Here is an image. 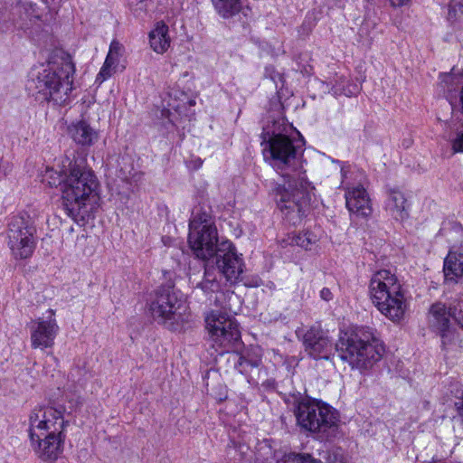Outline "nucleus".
<instances>
[{"label": "nucleus", "instance_id": "nucleus-1", "mask_svg": "<svg viewBox=\"0 0 463 463\" xmlns=\"http://www.w3.org/2000/svg\"><path fill=\"white\" fill-rule=\"evenodd\" d=\"M295 128L281 118L268 125L261 133L265 161L284 178L275 183L272 193L280 212L292 223L300 221L311 202L314 187L307 181L303 158L305 142L291 136Z\"/></svg>", "mask_w": 463, "mask_h": 463}, {"label": "nucleus", "instance_id": "nucleus-2", "mask_svg": "<svg viewBox=\"0 0 463 463\" xmlns=\"http://www.w3.org/2000/svg\"><path fill=\"white\" fill-rule=\"evenodd\" d=\"M206 227L189 230L188 243L197 258L208 261L215 258L217 269L207 262L203 279L197 285L205 294H209L221 289L222 276L231 284L239 282L241 279L244 264L241 255L237 253L230 241L219 242L216 226Z\"/></svg>", "mask_w": 463, "mask_h": 463}, {"label": "nucleus", "instance_id": "nucleus-3", "mask_svg": "<svg viewBox=\"0 0 463 463\" xmlns=\"http://www.w3.org/2000/svg\"><path fill=\"white\" fill-rule=\"evenodd\" d=\"M66 161L68 173L61 188L62 205L68 216L83 221L97 208L99 182L83 158Z\"/></svg>", "mask_w": 463, "mask_h": 463}, {"label": "nucleus", "instance_id": "nucleus-4", "mask_svg": "<svg viewBox=\"0 0 463 463\" xmlns=\"http://www.w3.org/2000/svg\"><path fill=\"white\" fill-rule=\"evenodd\" d=\"M75 67L71 56L62 50H55L47 64L32 71L26 88L40 101H53L62 105L72 90Z\"/></svg>", "mask_w": 463, "mask_h": 463}, {"label": "nucleus", "instance_id": "nucleus-5", "mask_svg": "<svg viewBox=\"0 0 463 463\" xmlns=\"http://www.w3.org/2000/svg\"><path fill=\"white\" fill-rule=\"evenodd\" d=\"M62 406L35 407L29 416V436L43 460L56 459L62 451L61 434L65 423Z\"/></svg>", "mask_w": 463, "mask_h": 463}, {"label": "nucleus", "instance_id": "nucleus-6", "mask_svg": "<svg viewBox=\"0 0 463 463\" xmlns=\"http://www.w3.org/2000/svg\"><path fill=\"white\" fill-rule=\"evenodd\" d=\"M335 349L343 362L359 371L372 368L384 350L380 340L364 328L341 330Z\"/></svg>", "mask_w": 463, "mask_h": 463}, {"label": "nucleus", "instance_id": "nucleus-7", "mask_svg": "<svg viewBox=\"0 0 463 463\" xmlns=\"http://www.w3.org/2000/svg\"><path fill=\"white\" fill-rule=\"evenodd\" d=\"M370 296L377 309L393 322H400L405 314L404 292L397 278L390 270L375 272L370 281Z\"/></svg>", "mask_w": 463, "mask_h": 463}, {"label": "nucleus", "instance_id": "nucleus-8", "mask_svg": "<svg viewBox=\"0 0 463 463\" xmlns=\"http://www.w3.org/2000/svg\"><path fill=\"white\" fill-rule=\"evenodd\" d=\"M149 310L155 321L172 331L189 321L186 305L169 284L162 285L156 290Z\"/></svg>", "mask_w": 463, "mask_h": 463}, {"label": "nucleus", "instance_id": "nucleus-9", "mask_svg": "<svg viewBox=\"0 0 463 463\" xmlns=\"http://www.w3.org/2000/svg\"><path fill=\"white\" fill-rule=\"evenodd\" d=\"M295 415L298 424L310 432L326 433L334 430L338 422L337 411L316 399H302L297 405Z\"/></svg>", "mask_w": 463, "mask_h": 463}, {"label": "nucleus", "instance_id": "nucleus-10", "mask_svg": "<svg viewBox=\"0 0 463 463\" xmlns=\"http://www.w3.org/2000/svg\"><path fill=\"white\" fill-rule=\"evenodd\" d=\"M205 323L213 347L220 354L234 351L241 345V331L235 318L212 311L205 317Z\"/></svg>", "mask_w": 463, "mask_h": 463}, {"label": "nucleus", "instance_id": "nucleus-11", "mask_svg": "<svg viewBox=\"0 0 463 463\" xmlns=\"http://www.w3.org/2000/svg\"><path fill=\"white\" fill-rule=\"evenodd\" d=\"M36 228L28 216H14L8 224V247L15 260L32 257L36 248Z\"/></svg>", "mask_w": 463, "mask_h": 463}, {"label": "nucleus", "instance_id": "nucleus-12", "mask_svg": "<svg viewBox=\"0 0 463 463\" xmlns=\"http://www.w3.org/2000/svg\"><path fill=\"white\" fill-rule=\"evenodd\" d=\"M450 317L463 329V294L453 300L449 309L442 303L430 307V326L439 334L443 341L451 335Z\"/></svg>", "mask_w": 463, "mask_h": 463}, {"label": "nucleus", "instance_id": "nucleus-13", "mask_svg": "<svg viewBox=\"0 0 463 463\" xmlns=\"http://www.w3.org/2000/svg\"><path fill=\"white\" fill-rule=\"evenodd\" d=\"M60 327L53 309L46 310L37 318L31 327V345L33 348L47 349L54 345Z\"/></svg>", "mask_w": 463, "mask_h": 463}, {"label": "nucleus", "instance_id": "nucleus-14", "mask_svg": "<svg viewBox=\"0 0 463 463\" xmlns=\"http://www.w3.org/2000/svg\"><path fill=\"white\" fill-rule=\"evenodd\" d=\"M452 232L460 239L459 246L453 244L444 260L443 272L446 281L457 283L463 277V226L452 224Z\"/></svg>", "mask_w": 463, "mask_h": 463}, {"label": "nucleus", "instance_id": "nucleus-15", "mask_svg": "<svg viewBox=\"0 0 463 463\" xmlns=\"http://www.w3.org/2000/svg\"><path fill=\"white\" fill-rule=\"evenodd\" d=\"M304 345L306 351L314 359H328L333 343L326 332L312 327L304 335Z\"/></svg>", "mask_w": 463, "mask_h": 463}, {"label": "nucleus", "instance_id": "nucleus-16", "mask_svg": "<svg viewBox=\"0 0 463 463\" xmlns=\"http://www.w3.org/2000/svg\"><path fill=\"white\" fill-rule=\"evenodd\" d=\"M345 196L346 208L352 215L364 218L371 214V200L362 185L346 187Z\"/></svg>", "mask_w": 463, "mask_h": 463}, {"label": "nucleus", "instance_id": "nucleus-17", "mask_svg": "<svg viewBox=\"0 0 463 463\" xmlns=\"http://www.w3.org/2000/svg\"><path fill=\"white\" fill-rule=\"evenodd\" d=\"M233 358L235 369L247 377L250 384H258L260 374V354L255 352H247L244 354H236Z\"/></svg>", "mask_w": 463, "mask_h": 463}, {"label": "nucleus", "instance_id": "nucleus-18", "mask_svg": "<svg viewBox=\"0 0 463 463\" xmlns=\"http://www.w3.org/2000/svg\"><path fill=\"white\" fill-rule=\"evenodd\" d=\"M385 208L395 220L403 221L405 194L402 189L398 187L389 188Z\"/></svg>", "mask_w": 463, "mask_h": 463}, {"label": "nucleus", "instance_id": "nucleus-19", "mask_svg": "<svg viewBox=\"0 0 463 463\" xmlns=\"http://www.w3.org/2000/svg\"><path fill=\"white\" fill-rule=\"evenodd\" d=\"M71 138L82 146H90L97 139V133L86 122L80 121L69 127Z\"/></svg>", "mask_w": 463, "mask_h": 463}, {"label": "nucleus", "instance_id": "nucleus-20", "mask_svg": "<svg viewBox=\"0 0 463 463\" xmlns=\"http://www.w3.org/2000/svg\"><path fill=\"white\" fill-rule=\"evenodd\" d=\"M206 226H215L211 211L203 207L195 208L192 213L189 230L206 229Z\"/></svg>", "mask_w": 463, "mask_h": 463}, {"label": "nucleus", "instance_id": "nucleus-21", "mask_svg": "<svg viewBox=\"0 0 463 463\" xmlns=\"http://www.w3.org/2000/svg\"><path fill=\"white\" fill-rule=\"evenodd\" d=\"M359 91V86L357 84L349 83V81L343 76L337 77L334 83H331V88L328 90L329 93L337 97L345 95L351 97L355 95Z\"/></svg>", "mask_w": 463, "mask_h": 463}, {"label": "nucleus", "instance_id": "nucleus-22", "mask_svg": "<svg viewBox=\"0 0 463 463\" xmlns=\"http://www.w3.org/2000/svg\"><path fill=\"white\" fill-rule=\"evenodd\" d=\"M168 31H150L149 43L151 48L157 53H164L170 47L171 38Z\"/></svg>", "mask_w": 463, "mask_h": 463}, {"label": "nucleus", "instance_id": "nucleus-23", "mask_svg": "<svg viewBox=\"0 0 463 463\" xmlns=\"http://www.w3.org/2000/svg\"><path fill=\"white\" fill-rule=\"evenodd\" d=\"M216 12L223 18H228L240 11L241 0H212Z\"/></svg>", "mask_w": 463, "mask_h": 463}, {"label": "nucleus", "instance_id": "nucleus-24", "mask_svg": "<svg viewBox=\"0 0 463 463\" xmlns=\"http://www.w3.org/2000/svg\"><path fill=\"white\" fill-rule=\"evenodd\" d=\"M65 173H68V165L63 164L61 171H56L52 168H46L43 175V183H46L51 187H57L63 185Z\"/></svg>", "mask_w": 463, "mask_h": 463}, {"label": "nucleus", "instance_id": "nucleus-25", "mask_svg": "<svg viewBox=\"0 0 463 463\" xmlns=\"http://www.w3.org/2000/svg\"><path fill=\"white\" fill-rule=\"evenodd\" d=\"M128 5L136 17L140 19L151 17L148 12L154 5L153 0H128Z\"/></svg>", "mask_w": 463, "mask_h": 463}, {"label": "nucleus", "instance_id": "nucleus-26", "mask_svg": "<svg viewBox=\"0 0 463 463\" xmlns=\"http://www.w3.org/2000/svg\"><path fill=\"white\" fill-rule=\"evenodd\" d=\"M277 463H323L321 460L314 458L309 454L288 453L285 454Z\"/></svg>", "mask_w": 463, "mask_h": 463}, {"label": "nucleus", "instance_id": "nucleus-27", "mask_svg": "<svg viewBox=\"0 0 463 463\" xmlns=\"http://www.w3.org/2000/svg\"><path fill=\"white\" fill-rule=\"evenodd\" d=\"M462 84V78L458 75L450 73H444L440 75V85L448 92H452Z\"/></svg>", "mask_w": 463, "mask_h": 463}, {"label": "nucleus", "instance_id": "nucleus-28", "mask_svg": "<svg viewBox=\"0 0 463 463\" xmlns=\"http://www.w3.org/2000/svg\"><path fill=\"white\" fill-rule=\"evenodd\" d=\"M316 241L317 236L309 232H299L292 237V243L305 250H310Z\"/></svg>", "mask_w": 463, "mask_h": 463}, {"label": "nucleus", "instance_id": "nucleus-29", "mask_svg": "<svg viewBox=\"0 0 463 463\" xmlns=\"http://www.w3.org/2000/svg\"><path fill=\"white\" fill-rule=\"evenodd\" d=\"M170 99L167 102V106L169 109H173L176 111L180 110L184 107L186 102L184 99H187L186 95L184 92H180L178 90H173L169 93Z\"/></svg>", "mask_w": 463, "mask_h": 463}, {"label": "nucleus", "instance_id": "nucleus-30", "mask_svg": "<svg viewBox=\"0 0 463 463\" xmlns=\"http://www.w3.org/2000/svg\"><path fill=\"white\" fill-rule=\"evenodd\" d=\"M458 14H463V0H450L448 8V20L458 19Z\"/></svg>", "mask_w": 463, "mask_h": 463}, {"label": "nucleus", "instance_id": "nucleus-31", "mask_svg": "<svg viewBox=\"0 0 463 463\" xmlns=\"http://www.w3.org/2000/svg\"><path fill=\"white\" fill-rule=\"evenodd\" d=\"M116 71L109 67L108 64L103 63L99 72L96 77V82L102 83L103 81L109 79Z\"/></svg>", "mask_w": 463, "mask_h": 463}, {"label": "nucleus", "instance_id": "nucleus-32", "mask_svg": "<svg viewBox=\"0 0 463 463\" xmlns=\"http://www.w3.org/2000/svg\"><path fill=\"white\" fill-rule=\"evenodd\" d=\"M264 76L266 78L270 79L276 84H277V80H281V79H282V76L279 73L276 72L274 67L271 65L265 67Z\"/></svg>", "mask_w": 463, "mask_h": 463}, {"label": "nucleus", "instance_id": "nucleus-33", "mask_svg": "<svg viewBox=\"0 0 463 463\" xmlns=\"http://www.w3.org/2000/svg\"><path fill=\"white\" fill-rule=\"evenodd\" d=\"M122 45L118 41L113 40L109 45V50L108 54H112L113 56L118 57L121 55Z\"/></svg>", "mask_w": 463, "mask_h": 463}, {"label": "nucleus", "instance_id": "nucleus-34", "mask_svg": "<svg viewBox=\"0 0 463 463\" xmlns=\"http://www.w3.org/2000/svg\"><path fill=\"white\" fill-rule=\"evenodd\" d=\"M452 148L454 152H463V132L453 140Z\"/></svg>", "mask_w": 463, "mask_h": 463}, {"label": "nucleus", "instance_id": "nucleus-35", "mask_svg": "<svg viewBox=\"0 0 463 463\" xmlns=\"http://www.w3.org/2000/svg\"><path fill=\"white\" fill-rule=\"evenodd\" d=\"M119 58L113 56L112 54H108L106 60L104 61L105 64H108L109 67L113 68L115 71L118 65Z\"/></svg>", "mask_w": 463, "mask_h": 463}, {"label": "nucleus", "instance_id": "nucleus-36", "mask_svg": "<svg viewBox=\"0 0 463 463\" xmlns=\"http://www.w3.org/2000/svg\"><path fill=\"white\" fill-rule=\"evenodd\" d=\"M320 297L322 299L326 300V301H329L333 298V294L332 292L330 291L329 288H323L321 290H320Z\"/></svg>", "mask_w": 463, "mask_h": 463}, {"label": "nucleus", "instance_id": "nucleus-37", "mask_svg": "<svg viewBox=\"0 0 463 463\" xmlns=\"http://www.w3.org/2000/svg\"><path fill=\"white\" fill-rule=\"evenodd\" d=\"M171 25L165 24L163 20L160 21V22H157L156 23V25L155 27V29L156 30H159V29H169Z\"/></svg>", "mask_w": 463, "mask_h": 463}, {"label": "nucleus", "instance_id": "nucleus-38", "mask_svg": "<svg viewBox=\"0 0 463 463\" xmlns=\"http://www.w3.org/2000/svg\"><path fill=\"white\" fill-rule=\"evenodd\" d=\"M404 0H390L392 5L393 6H402Z\"/></svg>", "mask_w": 463, "mask_h": 463}, {"label": "nucleus", "instance_id": "nucleus-39", "mask_svg": "<svg viewBox=\"0 0 463 463\" xmlns=\"http://www.w3.org/2000/svg\"><path fill=\"white\" fill-rule=\"evenodd\" d=\"M460 103H461V109L463 113V85L460 87Z\"/></svg>", "mask_w": 463, "mask_h": 463}, {"label": "nucleus", "instance_id": "nucleus-40", "mask_svg": "<svg viewBox=\"0 0 463 463\" xmlns=\"http://www.w3.org/2000/svg\"><path fill=\"white\" fill-rule=\"evenodd\" d=\"M189 104L192 106L194 104V101H192V100H188Z\"/></svg>", "mask_w": 463, "mask_h": 463}, {"label": "nucleus", "instance_id": "nucleus-41", "mask_svg": "<svg viewBox=\"0 0 463 463\" xmlns=\"http://www.w3.org/2000/svg\"><path fill=\"white\" fill-rule=\"evenodd\" d=\"M50 356L52 359H53V360L55 359V357L52 354H50Z\"/></svg>", "mask_w": 463, "mask_h": 463}]
</instances>
